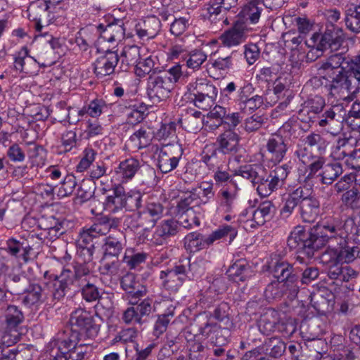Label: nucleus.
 Instances as JSON below:
<instances>
[{"label": "nucleus", "mask_w": 360, "mask_h": 360, "mask_svg": "<svg viewBox=\"0 0 360 360\" xmlns=\"http://www.w3.org/2000/svg\"><path fill=\"white\" fill-rule=\"evenodd\" d=\"M348 223L353 224L354 221L330 216L322 219L308 230L297 226L288 237L287 245L295 251L296 259L300 263L304 262V257L312 258L317 250L328 245L321 257L323 264H349L358 257L359 248L349 245L345 230Z\"/></svg>", "instance_id": "f257e3e1"}, {"label": "nucleus", "mask_w": 360, "mask_h": 360, "mask_svg": "<svg viewBox=\"0 0 360 360\" xmlns=\"http://www.w3.org/2000/svg\"><path fill=\"white\" fill-rule=\"evenodd\" d=\"M323 68L333 81V85L341 86L352 92L354 86L360 82V54L352 58L344 53H337L326 58Z\"/></svg>", "instance_id": "f03ea898"}, {"label": "nucleus", "mask_w": 360, "mask_h": 360, "mask_svg": "<svg viewBox=\"0 0 360 360\" xmlns=\"http://www.w3.org/2000/svg\"><path fill=\"white\" fill-rule=\"evenodd\" d=\"M298 207V213L304 223H313L321 213L319 200L315 196L307 195L304 188L300 186L288 193L283 198V206L280 215L283 219H288Z\"/></svg>", "instance_id": "7ed1b4c3"}, {"label": "nucleus", "mask_w": 360, "mask_h": 360, "mask_svg": "<svg viewBox=\"0 0 360 360\" xmlns=\"http://www.w3.org/2000/svg\"><path fill=\"white\" fill-rule=\"evenodd\" d=\"M328 145V141L322 135L312 131L300 140L294 156L304 165L311 162V167L316 169L321 166Z\"/></svg>", "instance_id": "20e7f679"}, {"label": "nucleus", "mask_w": 360, "mask_h": 360, "mask_svg": "<svg viewBox=\"0 0 360 360\" xmlns=\"http://www.w3.org/2000/svg\"><path fill=\"white\" fill-rule=\"evenodd\" d=\"M43 277L45 290L46 291L49 306H54L56 303L64 300L67 293L75 288V273L70 267L63 268L59 275L46 271Z\"/></svg>", "instance_id": "39448f33"}, {"label": "nucleus", "mask_w": 360, "mask_h": 360, "mask_svg": "<svg viewBox=\"0 0 360 360\" xmlns=\"http://www.w3.org/2000/svg\"><path fill=\"white\" fill-rule=\"evenodd\" d=\"M191 329L196 331L194 338L200 335L205 339H210L214 346H222L228 342L230 331L226 328H221L212 316V314L204 311L198 314L191 324Z\"/></svg>", "instance_id": "423d86ee"}, {"label": "nucleus", "mask_w": 360, "mask_h": 360, "mask_svg": "<svg viewBox=\"0 0 360 360\" xmlns=\"http://www.w3.org/2000/svg\"><path fill=\"white\" fill-rule=\"evenodd\" d=\"M2 319L0 321L1 344L11 347L20 340L25 315L21 307L8 304L4 311Z\"/></svg>", "instance_id": "0eeeda50"}, {"label": "nucleus", "mask_w": 360, "mask_h": 360, "mask_svg": "<svg viewBox=\"0 0 360 360\" xmlns=\"http://www.w3.org/2000/svg\"><path fill=\"white\" fill-rule=\"evenodd\" d=\"M345 39V35L342 28L335 25L327 26L324 33H314L310 40L312 49L307 54L308 60H315L322 56L324 51L330 49L331 51L339 49Z\"/></svg>", "instance_id": "6e6552de"}, {"label": "nucleus", "mask_w": 360, "mask_h": 360, "mask_svg": "<svg viewBox=\"0 0 360 360\" xmlns=\"http://www.w3.org/2000/svg\"><path fill=\"white\" fill-rule=\"evenodd\" d=\"M292 169L290 161L275 167L267 173L262 169L256 190L258 195L262 198L269 197L271 193L281 188Z\"/></svg>", "instance_id": "1a4fd4ad"}, {"label": "nucleus", "mask_w": 360, "mask_h": 360, "mask_svg": "<svg viewBox=\"0 0 360 360\" xmlns=\"http://www.w3.org/2000/svg\"><path fill=\"white\" fill-rule=\"evenodd\" d=\"M187 87L190 98L199 109L207 110L214 105L218 89L210 80L205 78L197 79Z\"/></svg>", "instance_id": "9d476101"}, {"label": "nucleus", "mask_w": 360, "mask_h": 360, "mask_svg": "<svg viewBox=\"0 0 360 360\" xmlns=\"http://www.w3.org/2000/svg\"><path fill=\"white\" fill-rule=\"evenodd\" d=\"M276 210V206L271 201L265 200L259 203L257 207H250L243 210L240 214V220L243 222L244 228L248 231H253L271 220Z\"/></svg>", "instance_id": "9b49d317"}, {"label": "nucleus", "mask_w": 360, "mask_h": 360, "mask_svg": "<svg viewBox=\"0 0 360 360\" xmlns=\"http://www.w3.org/2000/svg\"><path fill=\"white\" fill-rule=\"evenodd\" d=\"M345 120L346 109L343 103H338L326 108L315 123L327 134L336 136L342 131Z\"/></svg>", "instance_id": "f8f14e48"}, {"label": "nucleus", "mask_w": 360, "mask_h": 360, "mask_svg": "<svg viewBox=\"0 0 360 360\" xmlns=\"http://www.w3.org/2000/svg\"><path fill=\"white\" fill-rule=\"evenodd\" d=\"M70 324L71 328L64 332L63 335L76 332L82 336L93 338L99 330V326L95 323L94 315L91 312L82 308H78L70 314Z\"/></svg>", "instance_id": "ddd939ff"}, {"label": "nucleus", "mask_w": 360, "mask_h": 360, "mask_svg": "<svg viewBox=\"0 0 360 360\" xmlns=\"http://www.w3.org/2000/svg\"><path fill=\"white\" fill-rule=\"evenodd\" d=\"M326 158L323 156L321 166L311 168V163L306 165L304 181L309 183L314 179H319L323 184H332L343 172L342 165L338 162L326 163Z\"/></svg>", "instance_id": "4468645a"}, {"label": "nucleus", "mask_w": 360, "mask_h": 360, "mask_svg": "<svg viewBox=\"0 0 360 360\" xmlns=\"http://www.w3.org/2000/svg\"><path fill=\"white\" fill-rule=\"evenodd\" d=\"M75 278V288L79 289L82 299L86 302H94L101 298V289L96 285V277L92 271L80 269Z\"/></svg>", "instance_id": "2eb2a0df"}, {"label": "nucleus", "mask_w": 360, "mask_h": 360, "mask_svg": "<svg viewBox=\"0 0 360 360\" xmlns=\"http://www.w3.org/2000/svg\"><path fill=\"white\" fill-rule=\"evenodd\" d=\"M173 89L170 80L162 77L160 72L148 76L146 84V94L153 104L165 101Z\"/></svg>", "instance_id": "dca6fc26"}, {"label": "nucleus", "mask_w": 360, "mask_h": 360, "mask_svg": "<svg viewBox=\"0 0 360 360\" xmlns=\"http://www.w3.org/2000/svg\"><path fill=\"white\" fill-rule=\"evenodd\" d=\"M96 243L97 241L91 239L84 240L83 233L80 232L77 240V259L67 266L70 267L75 274L80 269H87L88 271H91V262Z\"/></svg>", "instance_id": "f3484780"}, {"label": "nucleus", "mask_w": 360, "mask_h": 360, "mask_svg": "<svg viewBox=\"0 0 360 360\" xmlns=\"http://www.w3.org/2000/svg\"><path fill=\"white\" fill-rule=\"evenodd\" d=\"M184 154V149L179 143L163 146L158 153L157 166L163 174L175 169Z\"/></svg>", "instance_id": "a211bd4d"}, {"label": "nucleus", "mask_w": 360, "mask_h": 360, "mask_svg": "<svg viewBox=\"0 0 360 360\" xmlns=\"http://www.w3.org/2000/svg\"><path fill=\"white\" fill-rule=\"evenodd\" d=\"M29 18L34 22L36 32H41L44 24L49 25L56 16L55 7L51 6L46 0L32 1L27 9Z\"/></svg>", "instance_id": "6ab92c4d"}, {"label": "nucleus", "mask_w": 360, "mask_h": 360, "mask_svg": "<svg viewBox=\"0 0 360 360\" xmlns=\"http://www.w3.org/2000/svg\"><path fill=\"white\" fill-rule=\"evenodd\" d=\"M209 117L210 120H213V124L210 125L212 129L222 127L224 130L233 131H236L237 126L243 120L240 112H231L229 110L220 105H215L210 110Z\"/></svg>", "instance_id": "aec40b11"}, {"label": "nucleus", "mask_w": 360, "mask_h": 360, "mask_svg": "<svg viewBox=\"0 0 360 360\" xmlns=\"http://www.w3.org/2000/svg\"><path fill=\"white\" fill-rule=\"evenodd\" d=\"M262 156L269 167L271 165L275 167L280 165L279 163L285 158L288 149V143L274 134L266 140Z\"/></svg>", "instance_id": "412c9836"}, {"label": "nucleus", "mask_w": 360, "mask_h": 360, "mask_svg": "<svg viewBox=\"0 0 360 360\" xmlns=\"http://www.w3.org/2000/svg\"><path fill=\"white\" fill-rule=\"evenodd\" d=\"M13 292L15 295L25 293L22 299V303L29 307H38L42 304L49 306V301L47 299L46 291L44 286L42 287L38 283H28L26 286L18 288L15 286Z\"/></svg>", "instance_id": "4be33fe9"}, {"label": "nucleus", "mask_w": 360, "mask_h": 360, "mask_svg": "<svg viewBox=\"0 0 360 360\" xmlns=\"http://www.w3.org/2000/svg\"><path fill=\"white\" fill-rule=\"evenodd\" d=\"M108 109V105L103 98H94L80 109L70 108L67 118L70 124H76L80 118L88 115L92 118H98Z\"/></svg>", "instance_id": "5701e85b"}, {"label": "nucleus", "mask_w": 360, "mask_h": 360, "mask_svg": "<svg viewBox=\"0 0 360 360\" xmlns=\"http://www.w3.org/2000/svg\"><path fill=\"white\" fill-rule=\"evenodd\" d=\"M119 61V54L116 51L107 49L101 52L94 63V72L96 77L102 79L112 75Z\"/></svg>", "instance_id": "b1692460"}, {"label": "nucleus", "mask_w": 360, "mask_h": 360, "mask_svg": "<svg viewBox=\"0 0 360 360\" xmlns=\"http://www.w3.org/2000/svg\"><path fill=\"white\" fill-rule=\"evenodd\" d=\"M269 269L274 280H280L281 282L290 285L292 292L296 287L300 288V278L294 273L293 266L287 261L278 260L272 262L269 265Z\"/></svg>", "instance_id": "393cba45"}, {"label": "nucleus", "mask_w": 360, "mask_h": 360, "mask_svg": "<svg viewBox=\"0 0 360 360\" xmlns=\"http://www.w3.org/2000/svg\"><path fill=\"white\" fill-rule=\"evenodd\" d=\"M185 267L184 264L177 262L171 269L160 271L159 278L162 286L169 291L176 292L186 280Z\"/></svg>", "instance_id": "a878e982"}, {"label": "nucleus", "mask_w": 360, "mask_h": 360, "mask_svg": "<svg viewBox=\"0 0 360 360\" xmlns=\"http://www.w3.org/2000/svg\"><path fill=\"white\" fill-rule=\"evenodd\" d=\"M122 290L125 292V299L129 304H136L147 292L146 287L136 280L134 274L128 273L120 281Z\"/></svg>", "instance_id": "bb28decb"}, {"label": "nucleus", "mask_w": 360, "mask_h": 360, "mask_svg": "<svg viewBox=\"0 0 360 360\" xmlns=\"http://www.w3.org/2000/svg\"><path fill=\"white\" fill-rule=\"evenodd\" d=\"M240 136L238 132L232 130H223L214 143H212L228 158L235 156L240 149Z\"/></svg>", "instance_id": "cd10ccee"}, {"label": "nucleus", "mask_w": 360, "mask_h": 360, "mask_svg": "<svg viewBox=\"0 0 360 360\" xmlns=\"http://www.w3.org/2000/svg\"><path fill=\"white\" fill-rule=\"evenodd\" d=\"M118 224V219L108 216H101L97 218L90 227H84L80 232L83 233L84 240L91 239L97 241L100 236H105L112 229L117 227Z\"/></svg>", "instance_id": "c85d7f7f"}, {"label": "nucleus", "mask_w": 360, "mask_h": 360, "mask_svg": "<svg viewBox=\"0 0 360 360\" xmlns=\"http://www.w3.org/2000/svg\"><path fill=\"white\" fill-rule=\"evenodd\" d=\"M249 31L245 22L236 21L231 27L224 31L219 39L224 47L231 48L245 42Z\"/></svg>", "instance_id": "c756f323"}, {"label": "nucleus", "mask_w": 360, "mask_h": 360, "mask_svg": "<svg viewBox=\"0 0 360 360\" xmlns=\"http://www.w3.org/2000/svg\"><path fill=\"white\" fill-rule=\"evenodd\" d=\"M325 99L320 96L309 98L298 112V119L305 123H315L317 117L323 112Z\"/></svg>", "instance_id": "7c9ffc66"}, {"label": "nucleus", "mask_w": 360, "mask_h": 360, "mask_svg": "<svg viewBox=\"0 0 360 360\" xmlns=\"http://www.w3.org/2000/svg\"><path fill=\"white\" fill-rule=\"evenodd\" d=\"M229 159L212 144H206L200 154V162L211 172L228 167Z\"/></svg>", "instance_id": "2f4dec72"}, {"label": "nucleus", "mask_w": 360, "mask_h": 360, "mask_svg": "<svg viewBox=\"0 0 360 360\" xmlns=\"http://www.w3.org/2000/svg\"><path fill=\"white\" fill-rule=\"evenodd\" d=\"M299 287L295 288L293 292L290 285L281 282L280 280H272L265 287L264 296L268 302L280 300L283 297L286 296L289 300H294L298 292Z\"/></svg>", "instance_id": "473e14b6"}, {"label": "nucleus", "mask_w": 360, "mask_h": 360, "mask_svg": "<svg viewBox=\"0 0 360 360\" xmlns=\"http://www.w3.org/2000/svg\"><path fill=\"white\" fill-rule=\"evenodd\" d=\"M238 188H220L217 195V212L218 213H233L238 198Z\"/></svg>", "instance_id": "72a5a7b5"}, {"label": "nucleus", "mask_w": 360, "mask_h": 360, "mask_svg": "<svg viewBox=\"0 0 360 360\" xmlns=\"http://www.w3.org/2000/svg\"><path fill=\"white\" fill-rule=\"evenodd\" d=\"M178 231L179 222L177 221L174 219L163 220L156 226L151 237L148 240L155 245H162L167 243L170 237L174 236Z\"/></svg>", "instance_id": "f704fd0d"}, {"label": "nucleus", "mask_w": 360, "mask_h": 360, "mask_svg": "<svg viewBox=\"0 0 360 360\" xmlns=\"http://www.w3.org/2000/svg\"><path fill=\"white\" fill-rule=\"evenodd\" d=\"M1 249H4L9 256L13 257V261L15 265L19 259L27 262L30 258V252L32 250V247L26 240H20L15 238H8L6 241V246L1 248Z\"/></svg>", "instance_id": "c9c22d12"}, {"label": "nucleus", "mask_w": 360, "mask_h": 360, "mask_svg": "<svg viewBox=\"0 0 360 360\" xmlns=\"http://www.w3.org/2000/svg\"><path fill=\"white\" fill-rule=\"evenodd\" d=\"M161 27L160 19L151 15L136 23L134 30L139 39L148 40L154 39L160 32Z\"/></svg>", "instance_id": "e433bc0d"}, {"label": "nucleus", "mask_w": 360, "mask_h": 360, "mask_svg": "<svg viewBox=\"0 0 360 360\" xmlns=\"http://www.w3.org/2000/svg\"><path fill=\"white\" fill-rule=\"evenodd\" d=\"M141 162L134 158H129L121 161L115 167V178L120 183L131 181L141 169Z\"/></svg>", "instance_id": "4c0bfd02"}, {"label": "nucleus", "mask_w": 360, "mask_h": 360, "mask_svg": "<svg viewBox=\"0 0 360 360\" xmlns=\"http://www.w3.org/2000/svg\"><path fill=\"white\" fill-rule=\"evenodd\" d=\"M63 340L66 341L67 353L69 360H83L87 352L88 345L78 344L80 340L79 333L73 332L63 335Z\"/></svg>", "instance_id": "58836bf2"}, {"label": "nucleus", "mask_w": 360, "mask_h": 360, "mask_svg": "<svg viewBox=\"0 0 360 360\" xmlns=\"http://www.w3.org/2000/svg\"><path fill=\"white\" fill-rule=\"evenodd\" d=\"M238 0H210L205 4L204 10L207 11L205 16L210 21L217 20V16L236 8Z\"/></svg>", "instance_id": "ea45409f"}, {"label": "nucleus", "mask_w": 360, "mask_h": 360, "mask_svg": "<svg viewBox=\"0 0 360 360\" xmlns=\"http://www.w3.org/2000/svg\"><path fill=\"white\" fill-rule=\"evenodd\" d=\"M119 57L121 60L119 66L120 71L127 72L131 67H135L141 59L140 48L136 45H126Z\"/></svg>", "instance_id": "a19ab883"}, {"label": "nucleus", "mask_w": 360, "mask_h": 360, "mask_svg": "<svg viewBox=\"0 0 360 360\" xmlns=\"http://www.w3.org/2000/svg\"><path fill=\"white\" fill-rule=\"evenodd\" d=\"M103 241V249L104 255L117 258L124 246L123 233L120 231L111 233L108 236L105 237Z\"/></svg>", "instance_id": "79ce46f5"}, {"label": "nucleus", "mask_w": 360, "mask_h": 360, "mask_svg": "<svg viewBox=\"0 0 360 360\" xmlns=\"http://www.w3.org/2000/svg\"><path fill=\"white\" fill-rule=\"evenodd\" d=\"M226 274L233 282H244L250 276V266L245 259H237L229 266Z\"/></svg>", "instance_id": "37998d69"}, {"label": "nucleus", "mask_w": 360, "mask_h": 360, "mask_svg": "<svg viewBox=\"0 0 360 360\" xmlns=\"http://www.w3.org/2000/svg\"><path fill=\"white\" fill-rule=\"evenodd\" d=\"M104 208L110 213H117L124 210V188L116 186L108 195L104 202Z\"/></svg>", "instance_id": "c03bdc74"}, {"label": "nucleus", "mask_w": 360, "mask_h": 360, "mask_svg": "<svg viewBox=\"0 0 360 360\" xmlns=\"http://www.w3.org/2000/svg\"><path fill=\"white\" fill-rule=\"evenodd\" d=\"M203 116L201 112L191 109L179 120L183 129L190 133H196L202 128Z\"/></svg>", "instance_id": "a18cd8bd"}, {"label": "nucleus", "mask_w": 360, "mask_h": 360, "mask_svg": "<svg viewBox=\"0 0 360 360\" xmlns=\"http://www.w3.org/2000/svg\"><path fill=\"white\" fill-rule=\"evenodd\" d=\"M184 247L191 252H196L210 246L207 236L198 231L188 233L184 239Z\"/></svg>", "instance_id": "49530a36"}, {"label": "nucleus", "mask_w": 360, "mask_h": 360, "mask_svg": "<svg viewBox=\"0 0 360 360\" xmlns=\"http://www.w3.org/2000/svg\"><path fill=\"white\" fill-rule=\"evenodd\" d=\"M278 313L273 309H267L258 321V328L261 333L269 335L276 330Z\"/></svg>", "instance_id": "de8ad7c7"}, {"label": "nucleus", "mask_w": 360, "mask_h": 360, "mask_svg": "<svg viewBox=\"0 0 360 360\" xmlns=\"http://www.w3.org/2000/svg\"><path fill=\"white\" fill-rule=\"evenodd\" d=\"M260 348L263 354L276 359L284 354L286 344L280 338L272 337L266 339Z\"/></svg>", "instance_id": "09e8293b"}, {"label": "nucleus", "mask_w": 360, "mask_h": 360, "mask_svg": "<svg viewBox=\"0 0 360 360\" xmlns=\"http://www.w3.org/2000/svg\"><path fill=\"white\" fill-rule=\"evenodd\" d=\"M158 57L150 55L148 57L139 60L134 67L135 74L139 77H143L146 75H152L160 71L161 67L158 63Z\"/></svg>", "instance_id": "8fccbe9b"}, {"label": "nucleus", "mask_w": 360, "mask_h": 360, "mask_svg": "<svg viewBox=\"0 0 360 360\" xmlns=\"http://www.w3.org/2000/svg\"><path fill=\"white\" fill-rule=\"evenodd\" d=\"M283 39L284 46L290 51L305 52V47L312 49V43L306 41L304 36L300 34L288 32L283 35Z\"/></svg>", "instance_id": "3c124183"}, {"label": "nucleus", "mask_w": 360, "mask_h": 360, "mask_svg": "<svg viewBox=\"0 0 360 360\" xmlns=\"http://www.w3.org/2000/svg\"><path fill=\"white\" fill-rule=\"evenodd\" d=\"M264 8L263 0H249L239 14L249 20L252 24H256L259 22Z\"/></svg>", "instance_id": "603ef678"}, {"label": "nucleus", "mask_w": 360, "mask_h": 360, "mask_svg": "<svg viewBox=\"0 0 360 360\" xmlns=\"http://www.w3.org/2000/svg\"><path fill=\"white\" fill-rule=\"evenodd\" d=\"M179 262L186 266L185 276L189 280H194L200 278L205 274L204 261L202 259H196L191 262L188 257L180 259Z\"/></svg>", "instance_id": "864d4df0"}, {"label": "nucleus", "mask_w": 360, "mask_h": 360, "mask_svg": "<svg viewBox=\"0 0 360 360\" xmlns=\"http://www.w3.org/2000/svg\"><path fill=\"white\" fill-rule=\"evenodd\" d=\"M130 226L133 229L143 228L144 233L153 228L158 219L148 214L142 210L131 217Z\"/></svg>", "instance_id": "5fc2aeb1"}, {"label": "nucleus", "mask_w": 360, "mask_h": 360, "mask_svg": "<svg viewBox=\"0 0 360 360\" xmlns=\"http://www.w3.org/2000/svg\"><path fill=\"white\" fill-rule=\"evenodd\" d=\"M344 21L349 30L356 34L360 33V4L346 7Z\"/></svg>", "instance_id": "6e6d98bb"}, {"label": "nucleus", "mask_w": 360, "mask_h": 360, "mask_svg": "<svg viewBox=\"0 0 360 360\" xmlns=\"http://www.w3.org/2000/svg\"><path fill=\"white\" fill-rule=\"evenodd\" d=\"M66 344L63 336L58 337L49 342L46 346V352L53 358L52 360H69Z\"/></svg>", "instance_id": "4d7b16f0"}, {"label": "nucleus", "mask_w": 360, "mask_h": 360, "mask_svg": "<svg viewBox=\"0 0 360 360\" xmlns=\"http://www.w3.org/2000/svg\"><path fill=\"white\" fill-rule=\"evenodd\" d=\"M237 234L238 231L234 226L225 224L219 226L218 229L209 234L207 237L210 245H213L217 240H219L221 239L226 240V238L229 239V243L231 244L237 236Z\"/></svg>", "instance_id": "13d9d810"}, {"label": "nucleus", "mask_w": 360, "mask_h": 360, "mask_svg": "<svg viewBox=\"0 0 360 360\" xmlns=\"http://www.w3.org/2000/svg\"><path fill=\"white\" fill-rule=\"evenodd\" d=\"M355 148L351 143V139L347 137L339 138L333 149L331 155L335 160H345Z\"/></svg>", "instance_id": "bf43d9fd"}, {"label": "nucleus", "mask_w": 360, "mask_h": 360, "mask_svg": "<svg viewBox=\"0 0 360 360\" xmlns=\"http://www.w3.org/2000/svg\"><path fill=\"white\" fill-rule=\"evenodd\" d=\"M262 167L255 165H245L240 166L234 170V176H240L250 181L252 186L256 188Z\"/></svg>", "instance_id": "052dcab7"}, {"label": "nucleus", "mask_w": 360, "mask_h": 360, "mask_svg": "<svg viewBox=\"0 0 360 360\" xmlns=\"http://www.w3.org/2000/svg\"><path fill=\"white\" fill-rule=\"evenodd\" d=\"M129 145L134 150H138L146 148L150 145L151 136L150 132L145 128H141L136 131L129 139Z\"/></svg>", "instance_id": "680f3d73"}, {"label": "nucleus", "mask_w": 360, "mask_h": 360, "mask_svg": "<svg viewBox=\"0 0 360 360\" xmlns=\"http://www.w3.org/2000/svg\"><path fill=\"white\" fill-rule=\"evenodd\" d=\"M226 167H221L220 169H217L214 172L213 179L215 182V185L220 188H238V185L236 181L233 179V176L231 174L228 170L224 169Z\"/></svg>", "instance_id": "e2e57ef3"}, {"label": "nucleus", "mask_w": 360, "mask_h": 360, "mask_svg": "<svg viewBox=\"0 0 360 360\" xmlns=\"http://www.w3.org/2000/svg\"><path fill=\"white\" fill-rule=\"evenodd\" d=\"M143 194L138 190H130L128 192L124 191V210L134 212L141 208L143 202Z\"/></svg>", "instance_id": "0e129e2a"}, {"label": "nucleus", "mask_w": 360, "mask_h": 360, "mask_svg": "<svg viewBox=\"0 0 360 360\" xmlns=\"http://www.w3.org/2000/svg\"><path fill=\"white\" fill-rule=\"evenodd\" d=\"M207 58V54L202 49H193L188 51L184 60L188 68L196 70L201 67Z\"/></svg>", "instance_id": "69168bd1"}, {"label": "nucleus", "mask_w": 360, "mask_h": 360, "mask_svg": "<svg viewBox=\"0 0 360 360\" xmlns=\"http://www.w3.org/2000/svg\"><path fill=\"white\" fill-rule=\"evenodd\" d=\"M238 110L245 114H252L264 104V98L259 95H253L246 101H233Z\"/></svg>", "instance_id": "338daca9"}, {"label": "nucleus", "mask_w": 360, "mask_h": 360, "mask_svg": "<svg viewBox=\"0 0 360 360\" xmlns=\"http://www.w3.org/2000/svg\"><path fill=\"white\" fill-rule=\"evenodd\" d=\"M77 133L73 130H68L62 134L60 145L58 146L56 153L58 155L65 154L75 148L77 143Z\"/></svg>", "instance_id": "774afa93"}]
</instances>
